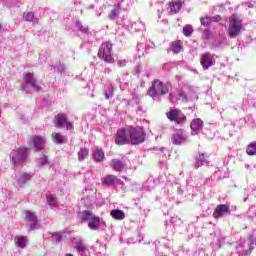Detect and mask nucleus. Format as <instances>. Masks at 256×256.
Returning <instances> with one entry per match:
<instances>
[{"label":"nucleus","instance_id":"11","mask_svg":"<svg viewBox=\"0 0 256 256\" xmlns=\"http://www.w3.org/2000/svg\"><path fill=\"white\" fill-rule=\"evenodd\" d=\"M225 215H231V210L229 209V206L220 204L214 209L212 217L214 219H220V217H225Z\"/></svg>","mask_w":256,"mask_h":256},{"label":"nucleus","instance_id":"3","mask_svg":"<svg viewBox=\"0 0 256 256\" xmlns=\"http://www.w3.org/2000/svg\"><path fill=\"white\" fill-rule=\"evenodd\" d=\"M169 93V86L159 79H155L152 82L151 87L147 90V95L155 99V97H163Z\"/></svg>","mask_w":256,"mask_h":256},{"label":"nucleus","instance_id":"39","mask_svg":"<svg viewBox=\"0 0 256 256\" xmlns=\"http://www.w3.org/2000/svg\"><path fill=\"white\" fill-rule=\"evenodd\" d=\"M66 131H73L75 129V126L73 123L69 122L68 120L66 121Z\"/></svg>","mask_w":256,"mask_h":256},{"label":"nucleus","instance_id":"37","mask_svg":"<svg viewBox=\"0 0 256 256\" xmlns=\"http://www.w3.org/2000/svg\"><path fill=\"white\" fill-rule=\"evenodd\" d=\"M203 39H211V30L210 29H204L202 34Z\"/></svg>","mask_w":256,"mask_h":256},{"label":"nucleus","instance_id":"18","mask_svg":"<svg viewBox=\"0 0 256 256\" xmlns=\"http://www.w3.org/2000/svg\"><path fill=\"white\" fill-rule=\"evenodd\" d=\"M110 217L116 221H123L125 219V212L119 209H113L110 211Z\"/></svg>","mask_w":256,"mask_h":256},{"label":"nucleus","instance_id":"4","mask_svg":"<svg viewBox=\"0 0 256 256\" xmlns=\"http://www.w3.org/2000/svg\"><path fill=\"white\" fill-rule=\"evenodd\" d=\"M241 19L237 17V14H232L229 17V29H228V36L230 39H235L241 35Z\"/></svg>","mask_w":256,"mask_h":256},{"label":"nucleus","instance_id":"32","mask_svg":"<svg viewBox=\"0 0 256 256\" xmlns=\"http://www.w3.org/2000/svg\"><path fill=\"white\" fill-rule=\"evenodd\" d=\"M23 19L28 22H31L33 21V19H35V14L33 12L24 13Z\"/></svg>","mask_w":256,"mask_h":256},{"label":"nucleus","instance_id":"30","mask_svg":"<svg viewBox=\"0 0 256 256\" xmlns=\"http://www.w3.org/2000/svg\"><path fill=\"white\" fill-rule=\"evenodd\" d=\"M183 35H185V37H191V35H193V26L191 25H187L183 28Z\"/></svg>","mask_w":256,"mask_h":256},{"label":"nucleus","instance_id":"8","mask_svg":"<svg viewBox=\"0 0 256 256\" xmlns=\"http://www.w3.org/2000/svg\"><path fill=\"white\" fill-rule=\"evenodd\" d=\"M200 65L202 66L203 71H207V69L215 65V55L211 52L201 54Z\"/></svg>","mask_w":256,"mask_h":256},{"label":"nucleus","instance_id":"12","mask_svg":"<svg viewBox=\"0 0 256 256\" xmlns=\"http://www.w3.org/2000/svg\"><path fill=\"white\" fill-rule=\"evenodd\" d=\"M103 185L113 187V185H123V181L113 174H108L102 178Z\"/></svg>","mask_w":256,"mask_h":256},{"label":"nucleus","instance_id":"40","mask_svg":"<svg viewBox=\"0 0 256 256\" xmlns=\"http://www.w3.org/2000/svg\"><path fill=\"white\" fill-rule=\"evenodd\" d=\"M0 33H3V25L0 24Z\"/></svg>","mask_w":256,"mask_h":256},{"label":"nucleus","instance_id":"35","mask_svg":"<svg viewBox=\"0 0 256 256\" xmlns=\"http://www.w3.org/2000/svg\"><path fill=\"white\" fill-rule=\"evenodd\" d=\"M114 91L115 90L113 89V87L109 88L108 91L105 90L104 95H105L106 99H111V97H113Z\"/></svg>","mask_w":256,"mask_h":256},{"label":"nucleus","instance_id":"16","mask_svg":"<svg viewBox=\"0 0 256 256\" xmlns=\"http://www.w3.org/2000/svg\"><path fill=\"white\" fill-rule=\"evenodd\" d=\"M33 145L37 151H43V149L45 148V138H43L42 136H34Z\"/></svg>","mask_w":256,"mask_h":256},{"label":"nucleus","instance_id":"27","mask_svg":"<svg viewBox=\"0 0 256 256\" xmlns=\"http://www.w3.org/2000/svg\"><path fill=\"white\" fill-rule=\"evenodd\" d=\"M247 155H250V157H253V155H256V143H250L246 148Z\"/></svg>","mask_w":256,"mask_h":256},{"label":"nucleus","instance_id":"10","mask_svg":"<svg viewBox=\"0 0 256 256\" xmlns=\"http://www.w3.org/2000/svg\"><path fill=\"white\" fill-rule=\"evenodd\" d=\"M24 215L26 217V220L28 221V224H26V227L29 231H33L35 227H37V216L35 215V212H32L31 210L24 211Z\"/></svg>","mask_w":256,"mask_h":256},{"label":"nucleus","instance_id":"1","mask_svg":"<svg viewBox=\"0 0 256 256\" xmlns=\"http://www.w3.org/2000/svg\"><path fill=\"white\" fill-rule=\"evenodd\" d=\"M128 134L130 139V145H141V143H145L147 133H145V129L143 127L129 126Z\"/></svg>","mask_w":256,"mask_h":256},{"label":"nucleus","instance_id":"22","mask_svg":"<svg viewBox=\"0 0 256 256\" xmlns=\"http://www.w3.org/2000/svg\"><path fill=\"white\" fill-rule=\"evenodd\" d=\"M78 215L82 223H87V221H89V219L93 217V212L91 210H84L82 212H79Z\"/></svg>","mask_w":256,"mask_h":256},{"label":"nucleus","instance_id":"23","mask_svg":"<svg viewBox=\"0 0 256 256\" xmlns=\"http://www.w3.org/2000/svg\"><path fill=\"white\" fill-rule=\"evenodd\" d=\"M52 139L54 143H58L59 145L67 141V138L63 136L61 133L52 134Z\"/></svg>","mask_w":256,"mask_h":256},{"label":"nucleus","instance_id":"41","mask_svg":"<svg viewBox=\"0 0 256 256\" xmlns=\"http://www.w3.org/2000/svg\"><path fill=\"white\" fill-rule=\"evenodd\" d=\"M65 256H73V254L68 253V254H66Z\"/></svg>","mask_w":256,"mask_h":256},{"label":"nucleus","instance_id":"14","mask_svg":"<svg viewBox=\"0 0 256 256\" xmlns=\"http://www.w3.org/2000/svg\"><path fill=\"white\" fill-rule=\"evenodd\" d=\"M52 123H54L55 127H63L67 123V114L59 113L55 115Z\"/></svg>","mask_w":256,"mask_h":256},{"label":"nucleus","instance_id":"19","mask_svg":"<svg viewBox=\"0 0 256 256\" xmlns=\"http://www.w3.org/2000/svg\"><path fill=\"white\" fill-rule=\"evenodd\" d=\"M170 11L171 13H179L181 11V7H183V1L177 0V1H171L169 3Z\"/></svg>","mask_w":256,"mask_h":256},{"label":"nucleus","instance_id":"38","mask_svg":"<svg viewBox=\"0 0 256 256\" xmlns=\"http://www.w3.org/2000/svg\"><path fill=\"white\" fill-rule=\"evenodd\" d=\"M221 16L220 15H216V16H212L210 17V22L211 23H219V21H221Z\"/></svg>","mask_w":256,"mask_h":256},{"label":"nucleus","instance_id":"20","mask_svg":"<svg viewBox=\"0 0 256 256\" xmlns=\"http://www.w3.org/2000/svg\"><path fill=\"white\" fill-rule=\"evenodd\" d=\"M171 50L177 55L183 50V42L181 40H175L170 45Z\"/></svg>","mask_w":256,"mask_h":256},{"label":"nucleus","instance_id":"28","mask_svg":"<svg viewBox=\"0 0 256 256\" xmlns=\"http://www.w3.org/2000/svg\"><path fill=\"white\" fill-rule=\"evenodd\" d=\"M47 203L51 205L52 207H55L57 205V198L53 194H47L46 195Z\"/></svg>","mask_w":256,"mask_h":256},{"label":"nucleus","instance_id":"34","mask_svg":"<svg viewBox=\"0 0 256 256\" xmlns=\"http://www.w3.org/2000/svg\"><path fill=\"white\" fill-rule=\"evenodd\" d=\"M119 13H120L119 8H115V9H113V10L109 13L108 17H109V19L113 20V19H115V17H117V16L119 15Z\"/></svg>","mask_w":256,"mask_h":256},{"label":"nucleus","instance_id":"21","mask_svg":"<svg viewBox=\"0 0 256 256\" xmlns=\"http://www.w3.org/2000/svg\"><path fill=\"white\" fill-rule=\"evenodd\" d=\"M190 127L192 131H201L203 129V120L201 118L192 120Z\"/></svg>","mask_w":256,"mask_h":256},{"label":"nucleus","instance_id":"26","mask_svg":"<svg viewBox=\"0 0 256 256\" xmlns=\"http://www.w3.org/2000/svg\"><path fill=\"white\" fill-rule=\"evenodd\" d=\"M16 242L18 247H21V249H25L27 247V237L25 236H18L16 238Z\"/></svg>","mask_w":256,"mask_h":256},{"label":"nucleus","instance_id":"6","mask_svg":"<svg viewBox=\"0 0 256 256\" xmlns=\"http://www.w3.org/2000/svg\"><path fill=\"white\" fill-rule=\"evenodd\" d=\"M166 117L167 119H169V121H173L174 123H176V125H181V123H185L187 119V116H185V114H183L179 109H170L166 113Z\"/></svg>","mask_w":256,"mask_h":256},{"label":"nucleus","instance_id":"17","mask_svg":"<svg viewBox=\"0 0 256 256\" xmlns=\"http://www.w3.org/2000/svg\"><path fill=\"white\" fill-rule=\"evenodd\" d=\"M89 229L92 231H97L101 227V218L99 216H92L90 222L88 223Z\"/></svg>","mask_w":256,"mask_h":256},{"label":"nucleus","instance_id":"25","mask_svg":"<svg viewBox=\"0 0 256 256\" xmlns=\"http://www.w3.org/2000/svg\"><path fill=\"white\" fill-rule=\"evenodd\" d=\"M89 157L88 148H81L78 152V161H85Z\"/></svg>","mask_w":256,"mask_h":256},{"label":"nucleus","instance_id":"2","mask_svg":"<svg viewBox=\"0 0 256 256\" xmlns=\"http://www.w3.org/2000/svg\"><path fill=\"white\" fill-rule=\"evenodd\" d=\"M98 57L105 63L113 65V63H115V58L113 57V43L110 41L102 42L98 50Z\"/></svg>","mask_w":256,"mask_h":256},{"label":"nucleus","instance_id":"15","mask_svg":"<svg viewBox=\"0 0 256 256\" xmlns=\"http://www.w3.org/2000/svg\"><path fill=\"white\" fill-rule=\"evenodd\" d=\"M110 167L113 169V171L121 172L123 169H125L126 164L125 161H122L120 159H112L110 161Z\"/></svg>","mask_w":256,"mask_h":256},{"label":"nucleus","instance_id":"5","mask_svg":"<svg viewBox=\"0 0 256 256\" xmlns=\"http://www.w3.org/2000/svg\"><path fill=\"white\" fill-rule=\"evenodd\" d=\"M28 155H29V149L27 148L21 147L17 150H13L10 153V159H11L12 165H14V167H17V165H21L22 163H25V161H27Z\"/></svg>","mask_w":256,"mask_h":256},{"label":"nucleus","instance_id":"7","mask_svg":"<svg viewBox=\"0 0 256 256\" xmlns=\"http://www.w3.org/2000/svg\"><path fill=\"white\" fill-rule=\"evenodd\" d=\"M116 145H131L128 128H121L115 134Z\"/></svg>","mask_w":256,"mask_h":256},{"label":"nucleus","instance_id":"36","mask_svg":"<svg viewBox=\"0 0 256 256\" xmlns=\"http://www.w3.org/2000/svg\"><path fill=\"white\" fill-rule=\"evenodd\" d=\"M29 179H31V175L24 173L20 177V183H27V181H29Z\"/></svg>","mask_w":256,"mask_h":256},{"label":"nucleus","instance_id":"13","mask_svg":"<svg viewBox=\"0 0 256 256\" xmlns=\"http://www.w3.org/2000/svg\"><path fill=\"white\" fill-rule=\"evenodd\" d=\"M171 141L173 145H183V143L187 141V138H185V135H183V130L178 129L172 134Z\"/></svg>","mask_w":256,"mask_h":256},{"label":"nucleus","instance_id":"24","mask_svg":"<svg viewBox=\"0 0 256 256\" xmlns=\"http://www.w3.org/2000/svg\"><path fill=\"white\" fill-rule=\"evenodd\" d=\"M93 159L96 163H101L105 159V152L103 150H96L93 154Z\"/></svg>","mask_w":256,"mask_h":256},{"label":"nucleus","instance_id":"33","mask_svg":"<svg viewBox=\"0 0 256 256\" xmlns=\"http://www.w3.org/2000/svg\"><path fill=\"white\" fill-rule=\"evenodd\" d=\"M75 247H76L77 251H85V245H83V241H81V240L75 241Z\"/></svg>","mask_w":256,"mask_h":256},{"label":"nucleus","instance_id":"9","mask_svg":"<svg viewBox=\"0 0 256 256\" xmlns=\"http://www.w3.org/2000/svg\"><path fill=\"white\" fill-rule=\"evenodd\" d=\"M22 81L27 85H30L35 91H39L41 86L37 84V79H35V75L31 72H26L23 74Z\"/></svg>","mask_w":256,"mask_h":256},{"label":"nucleus","instance_id":"29","mask_svg":"<svg viewBox=\"0 0 256 256\" xmlns=\"http://www.w3.org/2000/svg\"><path fill=\"white\" fill-rule=\"evenodd\" d=\"M200 23L203 27H209L211 25V16H204L200 18Z\"/></svg>","mask_w":256,"mask_h":256},{"label":"nucleus","instance_id":"31","mask_svg":"<svg viewBox=\"0 0 256 256\" xmlns=\"http://www.w3.org/2000/svg\"><path fill=\"white\" fill-rule=\"evenodd\" d=\"M198 161L200 162V165H205L209 163V156L205 154H200L198 157Z\"/></svg>","mask_w":256,"mask_h":256}]
</instances>
